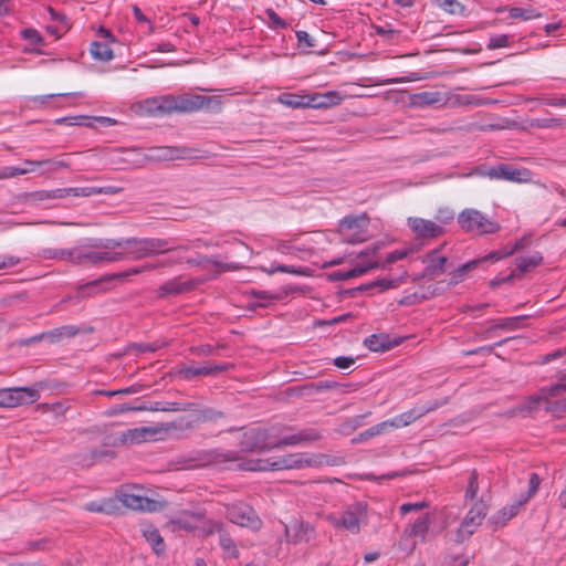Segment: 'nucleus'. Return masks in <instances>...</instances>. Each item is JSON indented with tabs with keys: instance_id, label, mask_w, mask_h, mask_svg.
I'll return each mask as SVG.
<instances>
[{
	"instance_id": "nucleus-50",
	"label": "nucleus",
	"mask_w": 566,
	"mask_h": 566,
	"mask_svg": "<svg viewBox=\"0 0 566 566\" xmlns=\"http://www.w3.org/2000/svg\"><path fill=\"white\" fill-rule=\"evenodd\" d=\"M370 411L366 412V413H363V415H357L355 417H352L349 419H347L346 421H344L342 424H340V432L343 433H349L354 430H356L357 428H359L360 426L364 424V420L370 416Z\"/></svg>"
},
{
	"instance_id": "nucleus-34",
	"label": "nucleus",
	"mask_w": 566,
	"mask_h": 566,
	"mask_svg": "<svg viewBox=\"0 0 566 566\" xmlns=\"http://www.w3.org/2000/svg\"><path fill=\"white\" fill-rule=\"evenodd\" d=\"M75 249H44L42 250L41 256L46 260H67L75 264Z\"/></svg>"
},
{
	"instance_id": "nucleus-13",
	"label": "nucleus",
	"mask_w": 566,
	"mask_h": 566,
	"mask_svg": "<svg viewBox=\"0 0 566 566\" xmlns=\"http://www.w3.org/2000/svg\"><path fill=\"white\" fill-rule=\"evenodd\" d=\"M230 368L228 364H207L203 366L190 365L180 366L176 375L184 380H191L195 377L200 376H216L220 373L227 371Z\"/></svg>"
},
{
	"instance_id": "nucleus-10",
	"label": "nucleus",
	"mask_w": 566,
	"mask_h": 566,
	"mask_svg": "<svg viewBox=\"0 0 566 566\" xmlns=\"http://www.w3.org/2000/svg\"><path fill=\"white\" fill-rule=\"evenodd\" d=\"M157 430L150 427H139L128 429L117 437H106L104 439V446H125V444H139L142 442L148 441L155 437Z\"/></svg>"
},
{
	"instance_id": "nucleus-31",
	"label": "nucleus",
	"mask_w": 566,
	"mask_h": 566,
	"mask_svg": "<svg viewBox=\"0 0 566 566\" xmlns=\"http://www.w3.org/2000/svg\"><path fill=\"white\" fill-rule=\"evenodd\" d=\"M543 261V256L539 252H535L530 256H520L515 260L516 262V276L520 277L531 271L532 269L538 266Z\"/></svg>"
},
{
	"instance_id": "nucleus-3",
	"label": "nucleus",
	"mask_w": 566,
	"mask_h": 566,
	"mask_svg": "<svg viewBox=\"0 0 566 566\" xmlns=\"http://www.w3.org/2000/svg\"><path fill=\"white\" fill-rule=\"evenodd\" d=\"M367 505L363 502H357L349 505L340 516L335 514L327 515L326 520L335 528H344L352 534H357L360 531L361 523L366 522Z\"/></svg>"
},
{
	"instance_id": "nucleus-57",
	"label": "nucleus",
	"mask_w": 566,
	"mask_h": 566,
	"mask_svg": "<svg viewBox=\"0 0 566 566\" xmlns=\"http://www.w3.org/2000/svg\"><path fill=\"white\" fill-rule=\"evenodd\" d=\"M511 35L509 34H494L490 36L489 43L486 44L488 50H496L507 48L511 43Z\"/></svg>"
},
{
	"instance_id": "nucleus-46",
	"label": "nucleus",
	"mask_w": 566,
	"mask_h": 566,
	"mask_svg": "<svg viewBox=\"0 0 566 566\" xmlns=\"http://www.w3.org/2000/svg\"><path fill=\"white\" fill-rule=\"evenodd\" d=\"M78 333L77 327L73 325H65L61 326L59 328H54L50 332H48V337H50L51 342H59L62 338H70L75 336Z\"/></svg>"
},
{
	"instance_id": "nucleus-49",
	"label": "nucleus",
	"mask_w": 566,
	"mask_h": 566,
	"mask_svg": "<svg viewBox=\"0 0 566 566\" xmlns=\"http://www.w3.org/2000/svg\"><path fill=\"white\" fill-rule=\"evenodd\" d=\"M115 455V452L108 449H92L87 454L84 455V461L87 465H92L102 459H113Z\"/></svg>"
},
{
	"instance_id": "nucleus-63",
	"label": "nucleus",
	"mask_w": 566,
	"mask_h": 566,
	"mask_svg": "<svg viewBox=\"0 0 566 566\" xmlns=\"http://www.w3.org/2000/svg\"><path fill=\"white\" fill-rule=\"evenodd\" d=\"M479 491V482H478V473L476 471H472L468 481V486L465 491V497L470 500H474L478 495Z\"/></svg>"
},
{
	"instance_id": "nucleus-29",
	"label": "nucleus",
	"mask_w": 566,
	"mask_h": 566,
	"mask_svg": "<svg viewBox=\"0 0 566 566\" xmlns=\"http://www.w3.org/2000/svg\"><path fill=\"white\" fill-rule=\"evenodd\" d=\"M143 536L151 545V548L155 552V554L160 555L165 552L166 545L158 528H156L153 525H146L143 528Z\"/></svg>"
},
{
	"instance_id": "nucleus-40",
	"label": "nucleus",
	"mask_w": 566,
	"mask_h": 566,
	"mask_svg": "<svg viewBox=\"0 0 566 566\" xmlns=\"http://www.w3.org/2000/svg\"><path fill=\"white\" fill-rule=\"evenodd\" d=\"M311 388L315 389L316 391H323L328 389H337L338 392L345 394L348 392L350 388H353L352 384H340L333 380H319L316 382H312L310 385Z\"/></svg>"
},
{
	"instance_id": "nucleus-19",
	"label": "nucleus",
	"mask_w": 566,
	"mask_h": 566,
	"mask_svg": "<svg viewBox=\"0 0 566 566\" xmlns=\"http://www.w3.org/2000/svg\"><path fill=\"white\" fill-rule=\"evenodd\" d=\"M448 259L439 255V250L434 249L427 254L428 264L423 269L422 276L429 280L436 279L446 272Z\"/></svg>"
},
{
	"instance_id": "nucleus-56",
	"label": "nucleus",
	"mask_w": 566,
	"mask_h": 566,
	"mask_svg": "<svg viewBox=\"0 0 566 566\" xmlns=\"http://www.w3.org/2000/svg\"><path fill=\"white\" fill-rule=\"evenodd\" d=\"M113 249H101V264L114 263L126 260V253L123 249L120 251H112Z\"/></svg>"
},
{
	"instance_id": "nucleus-20",
	"label": "nucleus",
	"mask_w": 566,
	"mask_h": 566,
	"mask_svg": "<svg viewBox=\"0 0 566 566\" xmlns=\"http://www.w3.org/2000/svg\"><path fill=\"white\" fill-rule=\"evenodd\" d=\"M196 285L197 282L195 280L181 281L180 277H175L159 286L158 296L166 297L169 295H178L193 290Z\"/></svg>"
},
{
	"instance_id": "nucleus-58",
	"label": "nucleus",
	"mask_w": 566,
	"mask_h": 566,
	"mask_svg": "<svg viewBox=\"0 0 566 566\" xmlns=\"http://www.w3.org/2000/svg\"><path fill=\"white\" fill-rule=\"evenodd\" d=\"M342 240L348 244H357L365 242L368 238L367 230L348 231L340 233Z\"/></svg>"
},
{
	"instance_id": "nucleus-45",
	"label": "nucleus",
	"mask_w": 566,
	"mask_h": 566,
	"mask_svg": "<svg viewBox=\"0 0 566 566\" xmlns=\"http://www.w3.org/2000/svg\"><path fill=\"white\" fill-rule=\"evenodd\" d=\"M64 190L63 198L69 196L74 197H90L93 195L103 193V188L97 187H70V188H62Z\"/></svg>"
},
{
	"instance_id": "nucleus-53",
	"label": "nucleus",
	"mask_w": 566,
	"mask_h": 566,
	"mask_svg": "<svg viewBox=\"0 0 566 566\" xmlns=\"http://www.w3.org/2000/svg\"><path fill=\"white\" fill-rule=\"evenodd\" d=\"M436 6L450 14H462L464 6L458 0H436Z\"/></svg>"
},
{
	"instance_id": "nucleus-52",
	"label": "nucleus",
	"mask_w": 566,
	"mask_h": 566,
	"mask_svg": "<svg viewBox=\"0 0 566 566\" xmlns=\"http://www.w3.org/2000/svg\"><path fill=\"white\" fill-rule=\"evenodd\" d=\"M14 387L0 389V407L14 408L18 407V400Z\"/></svg>"
},
{
	"instance_id": "nucleus-61",
	"label": "nucleus",
	"mask_w": 566,
	"mask_h": 566,
	"mask_svg": "<svg viewBox=\"0 0 566 566\" xmlns=\"http://www.w3.org/2000/svg\"><path fill=\"white\" fill-rule=\"evenodd\" d=\"M35 168H18V167H1L0 168V179L13 178L19 175H25L28 172L34 171Z\"/></svg>"
},
{
	"instance_id": "nucleus-48",
	"label": "nucleus",
	"mask_w": 566,
	"mask_h": 566,
	"mask_svg": "<svg viewBox=\"0 0 566 566\" xmlns=\"http://www.w3.org/2000/svg\"><path fill=\"white\" fill-rule=\"evenodd\" d=\"M199 413L200 424L206 422H218L220 419L226 417L223 411L210 407L199 406Z\"/></svg>"
},
{
	"instance_id": "nucleus-32",
	"label": "nucleus",
	"mask_w": 566,
	"mask_h": 566,
	"mask_svg": "<svg viewBox=\"0 0 566 566\" xmlns=\"http://www.w3.org/2000/svg\"><path fill=\"white\" fill-rule=\"evenodd\" d=\"M530 315H520L514 317H505L500 318L497 321H491V326L488 332H491L495 328H501L505 331H515L523 327V322L527 319Z\"/></svg>"
},
{
	"instance_id": "nucleus-15",
	"label": "nucleus",
	"mask_w": 566,
	"mask_h": 566,
	"mask_svg": "<svg viewBox=\"0 0 566 566\" xmlns=\"http://www.w3.org/2000/svg\"><path fill=\"white\" fill-rule=\"evenodd\" d=\"M285 535L290 543H308L315 537V528L308 522L295 521L285 526Z\"/></svg>"
},
{
	"instance_id": "nucleus-33",
	"label": "nucleus",
	"mask_w": 566,
	"mask_h": 566,
	"mask_svg": "<svg viewBox=\"0 0 566 566\" xmlns=\"http://www.w3.org/2000/svg\"><path fill=\"white\" fill-rule=\"evenodd\" d=\"M368 223L369 219L365 214L359 217L347 216L339 223V233L366 230Z\"/></svg>"
},
{
	"instance_id": "nucleus-26",
	"label": "nucleus",
	"mask_w": 566,
	"mask_h": 566,
	"mask_svg": "<svg viewBox=\"0 0 566 566\" xmlns=\"http://www.w3.org/2000/svg\"><path fill=\"white\" fill-rule=\"evenodd\" d=\"M97 240L98 239L90 240V243L86 245V248H76L75 264H101L102 248L92 247V244Z\"/></svg>"
},
{
	"instance_id": "nucleus-37",
	"label": "nucleus",
	"mask_w": 566,
	"mask_h": 566,
	"mask_svg": "<svg viewBox=\"0 0 566 566\" xmlns=\"http://www.w3.org/2000/svg\"><path fill=\"white\" fill-rule=\"evenodd\" d=\"M219 535V545L230 557L237 558L239 556V551L234 541L232 539L230 533L227 531L224 526Z\"/></svg>"
},
{
	"instance_id": "nucleus-21",
	"label": "nucleus",
	"mask_w": 566,
	"mask_h": 566,
	"mask_svg": "<svg viewBox=\"0 0 566 566\" xmlns=\"http://www.w3.org/2000/svg\"><path fill=\"white\" fill-rule=\"evenodd\" d=\"M402 342V338H391L387 334H373L365 338L364 345L371 352H386Z\"/></svg>"
},
{
	"instance_id": "nucleus-38",
	"label": "nucleus",
	"mask_w": 566,
	"mask_h": 566,
	"mask_svg": "<svg viewBox=\"0 0 566 566\" xmlns=\"http://www.w3.org/2000/svg\"><path fill=\"white\" fill-rule=\"evenodd\" d=\"M279 102L285 106L292 107V108H305L310 107L307 102L308 101V94L307 95H298V94H282L279 97Z\"/></svg>"
},
{
	"instance_id": "nucleus-27",
	"label": "nucleus",
	"mask_w": 566,
	"mask_h": 566,
	"mask_svg": "<svg viewBox=\"0 0 566 566\" xmlns=\"http://www.w3.org/2000/svg\"><path fill=\"white\" fill-rule=\"evenodd\" d=\"M203 517V512L184 511L179 516L171 520V523L180 530L191 532L198 528L197 522L202 521Z\"/></svg>"
},
{
	"instance_id": "nucleus-35",
	"label": "nucleus",
	"mask_w": 566,
	"mask_h": 566,
	"mask_svg": "<svg viewBox=\"0 0 566 566\" xmlns=\"http://www.w3.org/2000/svg\"><path fill=\"white\" fill-rule=\"evenodd\" d=\"M18 406L34 403L40 399L38 385L33 387H14Z\"/></svg>"
},
{
	"instance_id": "nucleus-39",
	"label": "nucleus",
	"mask_w": 566,
	"mask_h": 566,
	"mask_svg": "<svg viewBox=\"0 0 566 566\" xmlns=\"http://www.w3.org/2000/svg\"><path fill=\"white\" fill-rule=\"evenodd\" d=\"M413 102L417 105L429 106L443 103V95L440 92H420L413 95Z\"/></svg>"
},
{
	"instance_id": "nucleus-64",
	"label": "nucleus",
	"mask_w": 566,
	"mask_h": 566,
	"mask_svg": "<svg viewBox=\"0 0 566 566\" xmlns=\"http://www.w3.org/2000/svg\"><path fill=\"white\" fill-rule=\"evenodd\" d=\"M253 295L255 296L256 301L250 303V307L252 310L256 307H265L268 306V302L274 298L266 291H254Z\"/></svg>"
},
{
	"instance_id": "nucleus-1",
	"label": "nucleus",
	"mask_w": 566,
	"mask_h": 566,
	"mask_svg": "<svg viewBox=\"0 0 566 566\" xmlns=\"http://www.w3.org/2000/svg\"><path fill=\"white\" fill-rule=\"evenodd\" d=\"M200 460L207 465H216L224 470L240 471H279L300 470L303 468H316L324 464L337 465L343 463L340 459L324 454H312L307 452L290 453L286 455L269 459H243L238 451L212 449L202 452Z\"/></svg>"
},
{
	"instance_id": "nucleus-8",
	"label": "nucleus",
	"mask_w": 566,
	"mask_h": 566,
	"mask_svg": "<svg viewBox=\"0 0 566 566\" xmlns=\"http://www.w3.org/2000/svg\"><path fill=\"white\" fill-rule=\"evenodd\" d=\"M175 105L177 113H192L202 108L211 109L216 106L220 108L221 103L216 96L187 93L175 96Z\"/></svg>"
},
{
	"instance_id": "nucleus-6",
	"label": "nucleus",
	"mask_w": 566,
	"mask_h": 566,
	"mask_svg": "<svg viewBox=\"0 0 566 566\" xmlns=\"http://www.w3.org/2000/svg\"><path fill=\"white\" fill-rule=\"evenodd\" d=\"M486 514V503L483 500L474 502L461 522L460 526L458 527L453 541L460 544L469 539L474 534L478 526L482 524V521L485 518Z\"/></svg>"
},
{
	"instance_id": "nucleus-14",
	"label": "nucleus",
	"mask_w": 566,
	"mask_h": 566,
	"mask_svg": "<svg viewBox=\"0 0 566 566\" xmlns=\"http://www.w3.org/2000/svg\"><path fill=\"white\" fill-rule=\"evenodd\" d=\"M408 226L421 239H434L443 234L444 228L434 221L422 218H409Z\"/></svg>"
},
{
	"instance_id": "nucleus-51",
	"label": "nucleus",
	"mask_w": 566,
	"mask_h": 566,
	"mask_svg": "<svg viewBox=\"0 0 566 566\" xmlns=\"http://www.w3.org/2000/svg\"><path fill=\"white\" fill-rule=\"evenodd\" d=\"M429 530V517L428 514L418 517L411 526L410 534L412 536L424 539L426 534Z\"/></svg>"
},
{
	"instance_id": "nucleus-16",
	"label": "nucleus",
	"mask_w": 566,
	"mask_h": 566,
	"mask_svg": "<svg viewBox=\"0 0 566 566\" xmlns=\"http://www.w3.org/2000/svg\"><path fill=\"white\" fill-rule=\"evenodd\" d=\"M130 275H134V273L130 272V269L117 273L105 274L96 280L81 285L78 292L82 294V296H88V290L107 291L111 289L108 284H111L113 281L124 280Z\"/></svg>"
},
{
	"instance_id": "nucleus-9",
	"label": "nucleus",
	"mask_w": 566,
	"mask_h": 566,
	"mask_svg": "<svg viewBox=\"0 0 566 566\" xmlns=\"http://www.w3.org/2000/svg\"><path fill=\"white\" fill-rule=\"evenodd\" d=\"M448 403V399L444 398L442 400H431L422 406H416L410 410L402 412L392 419L386 420L388 428H402L413 423L417 419L423 417L424 415L444 406Z\"/></svg>"
},
{
	"instance_id": "nucleus-17",
	"label": "nucleus",
	"mask_w": 566,
	"mask_h": 566,
	"mask_svg": "<svg viewBox=\"0 0 566 566\" xmlns=\"http://www.w3.org/2000/svg\"><path fill=\"white\" fill-rule=\"evenodd\" d=\"M175 96L166 95L145 101L144 109L150 116H164L175 112Z\"/></svg>"
},
{
	"instance_id": "nucleus-12",
	"label": "nucleus",
	"mask_w": 566,
	"mask_h": 566,
	"mask_svg": "<svg viewBox=\"0 0 566 566\" xmlns=\"http://www.w3.org/2000/svg\"><path fill=\"white\" fill-rule=\"evenodd\" d=\"M117 500L123 506L135 511L155 512L160 507V503L158 501L130 493L128 488H123L117 491Z\"/></svg>"
},
{
	"instance_id": "nucleus-41",
	"label": "nucleus",
	"mask_w": 566,
	"mask_h": 566,
	"mask_svg": "<svg viewBox=\"0 0 566 566\" xmlns=\"http://www.w3.org/2000/svg\"><path fill=\"white\" fill-rule=\"evenodd\" d=\"M24 165H32L34 168L36 167H46V171L53 172L59 168H67L70 164L65 160L59 159H43V160H30L25 159Z\"/></svg>"
},
{
	"instance_id": "nucleus-18",
	"label": "nucleus",
	"mask_w": 566,
	"mask_h": 566,
	"mask_svg": "<svg viewBox=\"0 0 566 566\" xmlns=\"http://www.w3.org/2000/svg\"><path fill=\"white\" fill-rule=\"evenodd\" d=\"M322 439V434L317 429L306 428L297 433L283 437L282 439L275 441L276 449L282 448L284 446H296L303 443H310Z\"/></svg>"
},
{
	"instance_id": "nucleus-47",
	"label": "nucleus",
	"mask_w": 566,
	"mask_h": 566,
	"mask_svg": "<svg viewBox=\"0 0 566 566\" xmlns=\"http://www.w3.org/2000/svg\"><path fill=\"white\" fill-rule=\"evenodd\" d=\"M201 522V525L199 526L198 525V528L200 534L202 536H211L213 534H219L222 528L224 527V523L220 522V521H214V520H202L200 521Z\"/></svg>"
},
{
	"instance_id": "nucleus-22",
	"label": "nucleus",
	"mask_w": 566,
	"mask_h": 566,
	"mask_svg": "<svg viewBox=\"0 0 566 566\" xmlns=\"http://www.w3.org/2000/svg\"><path fill=\"white\" fill-rule=\"evenodd\" d=\"M186 262H187V264L192 265V266H203V268H206L208 264H212L213 266H216L218 269V273L228 272V271H237V270L241 269V265H239L237 263L221 262L214 255L209 256V255L198 254L197 258L187 259Z\"/></svg>"
},
{
	"instance_id": "nucleus-44",
	"label": "nucleus",
	"mask_w": 566,
	"mask_h": 566,
	"mask_svg": "<svg viewBox=\"0 0 566 566\" xmlns=\"http://www.w3.org/2000/svg\"><path fill=\"white\" fill-rule=\"evenodd\" d=\"M166 345L165 342L155 340L151 343H132L128 345V350L130 353L144 354V353H155L159 348Z\"/></svg>"
},
{
	"instance_id": "nucleus-42",
	"label": "nucleus",
	"mask_w": 566,
	"mask_h": 566,
	"mask_svg": "<svg viewBox=\"0 0 566 566\" xmlns=\"http://www.w3.org/2000/svg\"><path fill=\"white\" fill-rule=\"evenodd\" d=\"M388 426L386 420L377 423L369 429L360 432L357 437L353 439V443H359L369 440L370 438H374L376 436H379L388 430Z\"/></svg>"
},
{
	"instance_id": "nucleus-23",
	"label": "nucleus",
	"mask_w": 566,
	"mask_h": 566,
	"mask_svg": "<svg viewBox=\"0 0 566 566\" xmlns=\"http://www.w3.org/2000/svg\"><path fill=\"white\" fill-rule=\"evenodd\" d=\"M380 264L378 261H370L368 263L357 264L353 269L344 271V270H336L328 274V277L331 281H346L353 277H357L360 275H364L371 269L379 268Z\"/></svg>"
},
{
	"instance_id": "nucleus-59",
	"label": "nucleus",
	"mask_w": 566,
	"mask_h": 566,
	"mask_svg": "<svg viewBox=\"0 0 566 566\" xmlns=\"http://www.w3.org/2000/svg\"><path fill=\"white\" fill-rule=\"evenodd\" d=\"M513 253H514V248H509V245H506L502 250L492 251L489 254H486L485 256L479 258L478 260H480V263L488 262V261L494 262V261H499L504 258H507V256L512 255Z\"/></svg>"
},
{
	"instance_id": "nucleus-28",
	"label": "nucleus",
	"mask_w": 566,
	"mask_h": 566,
	"mask_svg": "<svg viewBox=\"0 0 566 566\" xmlns=\"http://www.w3.org/2000/svg\"><path fill=\"white\" fill-rule=\"evenodd\" d=\"M200 424L199 406L190 411L188 415L177 418L169 422L168 428L176 430H192Z\"/></svg>"
},
{
	"instance_id": "nucleus-43",
	"label": "nucleus",
	"mask_w": 566,
	"mask_h": 566,
	"mask_svg": "<svg viewBox=\"0 0 566 566\" xmlns=\"http://www.w3.org/2000/svg\"><path fill=\"white\" fill-rule=\"evenodd\" d=\"M64 190L62 188L53 189V190H36L28 193V197L32 201H45L53 199H62Z\"/></svg>"
},
{
	"instance_id": "nucleus-60",
	"label": "nucleus",
	"mask_w": 566,
	"mask_h": 566,
	"mask_svg": "<svg viewBox=\"0 0 566 566\" xmlns=\"http://www.w3.org/2000/svg\"><path fill=\"white\" fill-rule=\"evenodd\" d=\"M541 484V478L537 473H531L530 480H528V490L525 493H521L520 496L522 499H525V502H527L531 497H533L536 492L538 491Z\"/></svg>"
},
{
	"instance_id": "nucleus-54",
	"label": "nucleus",
	"mask_w": 566,
	"mask_h": 566,
	"mask_svg": "<svg viewBox=\"0 0 566 566\" xmlns=\"http://www.w3.org/2000/svg\"><path fill=\"white\" fill-rule=\"evenodd\" d=\"M509 13H510V17L513 19H523V20H532V19L539 18L542 15L539 12H537L533 8L523 9V8H518V7L511 8Z\"/></svg>"
},
{
	"instance_id": "nucleus-5",
	"label": "nucleus",
	"mask_w": 566,
	"mask_h": 566,
	"mask_svg": "<svg viewBox=\"0 0 566 566\" xmlns=\"http://www.w3.org/2000/svg\"><path fill=\"white\" fill-rule=\"evenodd\" d=\"M226 517L233 524L258 531L262 526V521L255 510L245 502L239 501L226 504Z\"/></svg>"
},
{
	"instance_id": "nucleus-55",
	"label": "nucleus",
	"mask_w": 566,
	"mask_h": 566,
	"mask_svg": "<svg viewBox=\"0 0 566 566\" xmlns=\"http://www.w3.org/2000/svg\"><path fill=\"white\" fill-rule=\"evenodd\" d=\"M480 264V260H472V261H469L464 264H462L461 266H459L454 273H453V276H452V280H451V283L452 284H457L459 283L460 281H462L464 279V276L467 275V273L469 271H472L474 270L478 265Z\"/></svg>"
},
{
	"instance_id": "nucleus-7",
	"label": "nucleus",
	"mask_w": 566,
	"mask_h": 566,
	"mask_svg": "<svg viewBox=\"0 0 566 566\" xmlns=\"http://www.w3.org/2000/svg\"><path fill=\"white\" fill-rule=\"evenodd\" d=\"M240 449L247 453H262L276 449L275 441L270 440L268 430L252 428L245 431L240 441Z\"/></svg>"
},
{
	"instance_id": "nucleus-36",
	"label": "nucleus",
	"mask_w": 566,
	"mask_h": 566,
	"mask_svg": "<svg viewBox=\"0 0 566 566\" xmlns=\"http://www.w3.org/2000/svg\"><path fill=\"white\" fill-rule=\"evenodd\" d=\"M90 53L95 60L107 62L114 57L112 49L106 43L94 41L91 44Z\"/></svg>"
},
{
	"instance_id": "nucleus-4",
	"label": "nucleus",
	"mask_w": 566,
	"mask_h": 566,
	"mask_svg": "<svg viewBox=\"0 0 566 566\" xmlns=\"http://www.w3.org/2000/svg\"><path fill=\"white\" fill-rule=\"evenodd\" d=\"M458 223L465 232H475L478 234H491L497 232L501 227L492 221L481 211L475 209H465L458 216Z\"/></svg>"
},
{
	"instance_id": "nucleus-24",
	"label": "nucleus",
	"mask_w": 566,
	"mask_h": 566,
	"mask_svg": "<svg viewBox=\"0 0 566 566\" xmlns=\"http://www.w3.org/2000/svg\"><path fill=\"white\" fill-rule=\"evenodd\" d=\"M308 101L307 104L312 108H327L340 104L343 97L336 91H328L325 93L308 94Z\"/></svg>"
},
{
	"instance_id": "nucleus-2",
	"label": "nucleus",
	"mask_w": 566,
	"mask_h": 566,
	"mask_svg": "<svg viewBox=\"0 0 566 566\" xmlns=\"http://www.w3.org/2000/svg\"><path fill=\"white\" fill-rule=\"evenodd\" d=\"M92 247L102 249H123L126 253V260H140L170 251L188 250V247L186 245H172L171 240L169 239L136 237L120 240L99 239L95 241Z\"/></svg>"
},
{
	"instance_id": "nucleus-25",
	"label": "nucleus",
	"mask_w": 566,
	"mask_h": 566,
	"mask_svg": "<svg viewBox=\"0 0 566 566\" xmlns=\"http://www.w3.org/2000/svg\"><path fill=\"white\" fill-rule=\"evenodd\" d=\"M407 276V272H403V275L399 277H382L377 279L375 281H371L369 283L361 284L357 286L359 289V292H373L374 290H377L378 292H385L389 289H396L399 286V284L403 281V279Z\"/></svg>"
},
{
	"instance_id": "nucleus-62",
	"label": "nucleus",
	"mask_w": 566,
	"mask_h": 566,
	"mask_svg": "<svg viewBox=\"0 0 566 566\" xmlns=\"http://www.w3.org/2000/svg\"><path fill=\"white\" fill-rule=\"evenodd\" d=\"M545 410L554 415H560L566 412V398L558 400H545Z\"/></svg>"
},
{
	"instance_id": "nucleus-30",
	"label": "nucleus",
	"mask_w": 566,
	"mask_h": 566,
	"mask_svg": "<svg viewBox=\"0 0 566 566\" xmlns=\"http://www.w3.org/2000/svg\"><path fill=\"white\" fill-rule=\"evenodd\" d=\"M525 503V499H522L518 495V497L513 503L504 506L502 510L497 512V514L493 517L495 520V523L505 525L518 513L521 506H523Z\"/></svg>"
},
{
	"instance_id": "nucleus-11",
	"label": "nucleus",
	"mask_w": 566,
	"mask_h": 566,
	"mask_svg": "<svg viewBox=\"0 0 566 566\" xmlns=\"http://www.w3.org/2000/svg\"><path fill=\"white\" fill-rule=\"evenodd\" d=\"M491 179H503L514 182H527L532 178V172L526 168H516L512 165L500 164L491 167L485 172Z\"/></svg>"
}]
</instances>
